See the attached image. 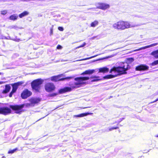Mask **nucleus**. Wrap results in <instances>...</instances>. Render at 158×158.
<instances>
[{"label": "nucleus", "mask_w": 158, "mask_h": 158, "mask_svg": "<svg viewBox=\"0 0 158 158\" xmlns=\"http://www.w3.org/2000/svg\"><path fill=\"white\" fill-rule=\"evenodd\" d=\"M11 110L10 108L7 107L0 108V114L7 115L11 113Z\"/></svg>", "instance_id": "nucleus-6"}, {"label": "nucleus", "mask_w": 158, "mask_h": 158, "mask_svg": "<svg viewBox=\"0 0 158 158\" xmlns=\"http://www.w3.org/2000/svg\"><path fill=\"white\" fill-rule=\"evenodd\" d=\"M89 78V77H77L74 78L75 82L74 83L70 84V87H66L60 89L59 93L60 94H63L66 92L70 91L72 89H76L80 87L81 85L85 83V81L88 80Z\"/></svg>", "instance_id": "nucleus-1"}, {"label": "nucleus", "mask_w": 158, "mask_h": 158, "mask_svg": "<svg viewBox=\"0 0 158 158\" xmlns=\"http://www.w3.org/2000/svg\"><path fill=\"white\" fill-rule=\"evenodd\" d=\"M43 81L44 80L41 79H39L34 81L31 84L33 90L35 92H39L41 88L40 85Z\"/></svg>", "instance_id": "nucleus-4"}, {"label": "nucleus", "mask_w": 158, "mask_h": 158, "mask_svg": "<svg viewBox=\"0 0 158 158\" xmlns=\"http://www.w3.org/2000/svg\"><path fill=\"white\" fill-rule=\"evenodd\" d=\"M90 78L93 79L91 81L92 82L98 81L101 80V79L100 78V77L96 76H92Z\"/></svg>", "instance_id": "nucleus-20"}, {"label": "nucleus", "mask_w": 158, "mask_h": 158, "mask_svg": "<svg viewBox=\"0 0 158 158\" xmlns=\"http://www.w3.org/2000/svg\"><path fill=\"white\" fill-rule=\"evenodd\" d=\"M4 38L6 39V38L5 37H3L2 38V39H4Z\"/></svg>", "instance_id": "nucleus-38"}, {"label": "nucleus", "mask_w": 158, "mask_h": 158, "mask_svg": "<svg viewBox=\"0 0 158 158\" xmlns=\"http://www.w3.org/2000/svg\"><path fill=\"white\" fill-rule=\"evenodd\" d=\"M73 78V77H67L65 78H60L59 81H63L65 79H70Z\"/></svg>", "instance_id": "nucleus-26"}, {"label": "nucleus", "mask_w": 158, "mask_h": 158, "mask_svg": "<svg viewBox=\"0 0 158 158\" xmlns=\"http://www.w3.org/2000/svg\"><path fill=\"white\" fill-rule=\"evenodd\" d=\"M4 83V82L2 81H0V85Z\"/></svg>", "instance_id": "nucleus-36"}, {"label": "nucleus", "mask_w": 158, "mask_h": 158, "mask_svg": "<svg viewBox=\"0 0 158 158\" xmlns=\"http://www.w3.org/2000/svg\"><path fill=\"white\" fill-rule=\"evenodd\" d=\"M157 44H158V43L153 44H152L149 45L145 47H142L141 48H140L139 49H138L136 50L135 51H139V50H141L144 49H146V48H151V47H152L156 46L157 45Z\"/></svg>", "instance_id": "nucleus-13"}, {"label": "nucleus", "mask_w": 158, "mask_h": 158, "mask_svg": "<svg viewBox=\"0 0 158 158\" xmlns=\"http://www.w3.org/2000/svg\"><path fill=\"white\" fill-rule=\"evenodd\" d=\"M155 137H158V135H155Z\"/></svg>", "instance_id": "nucleus-39"}, {"label": "nucleus", "mask_w": 158, "mask_h": 158, "mask_svg": "<svg viewBox=\"0 0 158 158\" xmlns=\"http://www.w3.org/2000/svg\"><path fill=\"white\" fill-rule=\"evenodd\" d=\"M151 54L155 58L158 59V49L152 52Z\"/></svg>", "instance_id": "nucleus-17"}, {"label": "nucleus", "mask_w": 158, "mask_h": 158, "mask_svg": "<svg viewBox=\"0 0 158 158\" xmlns=\"http://www.w3.org/2000/svg\"><path fill=\"white\" fill-rule=\"evenodd\" d=\"M18 150L17 148H15L12 150H10L8 152V154H12L16 152Z\"/></svg>", "instance_id": "nucleus-25"}, {"label": "nucleus", "mask_w": 158, "mask_h": 158, "mask_svg": "<svg viewBox=\"0 0 158 158\" xmlns=\"http://www.w3.org/2000/svg\"><path fill=\"white\" fill-rule=\"evenodd\" d=\"M21 84L20 82H19L15 83L12 85V90L9 95V96L10 97H11L12 96L13 94L16 91L18 86Z\"/></svg>", "instance_id": "nucleus-8"}, {"label": "nucleus", "mask_w": 158, "mask_h": 158, "mask_svg": "<svg viewBox=\"0 0 158 158\" xmlns=\"http://www.w3.org/2000/svg\"><path fill=\"white\" fill-rule=\"evenodd\" d=\"M29 14V12L27 11H25L19 15V16L20 18L27 15Z\"/></svg>", "instance_id": "nucleus-21"}, {"label": "nucleus", "mask_w": 158, "mask_h": 158, "mask_svg": "<svg viewBox=\"0 0 158 158\" xmlns=\"http://www.w3.org/2000/svg\"><path fill=\"white\" fill-rule=\"evenodd\" d=\"M3 0H2V1H3Z\"/></svg>", "instance_id": "nucleus-40"}, {"label": "nucleus", "mask_w": 158, "mask_h": 158, "mask_svg": "<svg viewBox=\"0 0 158 158\" xmlns=\"http://www.w3.org/2000/svg\"><path fill=\"white\" fill-rule=\"evenodd\" d=\"M94 72V70H88L85 71L81 74V75H83L84 74H91Z\"/></svg>", "instance_id": "nucleus-14"}, {"label": "nucleus", "mask_w": 158, "mask_h": 158, "mask_svg": "<svg viewBox=\"0 0 158 158\" xmlns=\"http://www.w3.org/2000/svg\"><path fill=\"white\" fill-rule=\"evenodd\" d=\"M10 86L9 85H7L5 86V89L3 91V93L6 94L9 92L10 89Z\"/></svg>", "instance_id": "nucleus-15"}, {"label": "nucleus", "mask_w": 158, "mask_h": 158, "mask_svg": "<svg viewBox=\"0 0 158 158\" xmlns=\"http://www.w3.org/2000/svg\"><path fill=\"white\" fill-rule=\"evenodd\" d=\"M7 10H4L1 11V14L2 15H5L7 14Z\"/></svg>", "instance_id": "nucleus-28"}, {"label": "nucleus", "mask_w": 158, "mask_h": 158, "mask_svg": "<svg viewBox=\"0 0 158 158\" xmlns=\"http://www.w3.org/2000/svg\"><path fill=\"white\" fill-rule=\"evenodd\" d=\"M109 7L110 6L108 4L104 3L100 4L99 6V8L103 10H105Z\"/></svg>", "instance_id": "nucleus-12"}, {"label": "nucleus", "mask_w": 158, "mask_h": 158, "mask_svg": "<svg viewBox=\"0 0 158 158\" xmlns=\"http://www.w3.org/2000/svg\"><path fill=\"white\" fill-rule=\"evenodd\" d=\"M32 93L27 89L25 90L22 93L21 97L22 98L25 99L30 96Z\"/></svg>", "instance_id": "nucleus-9"}, {"label": "nucleus", "mask_w": 158, "mask_h": 158, "mask_svg": "<svg viewBox=\"0 0 158 158\" xmlns=\"http://www.w3.org/2000/svg\"><path fill=\"white\" fill-rule=\"evenodd\" d=\"M40 101L39 98H33L30 100L31 102V104H28L29 106H33L34 104H36L40 102Z\"/></svg>", "instance_id": "nucleus-11"}, {"label": "nucleus", "mask_w": 158, "mask_h": 158, "mask_svg": "<svg viewBox=\"0 0 158 158\" xmlns=\"http://www.w3.org/2000/svg\"><path fill=\"white\" fill-rule=\"evenodd\" d=\"M96 56H94L91 57H89V58H85V59H83L78 60H76V61H74L73 62H75V61H81V60H88V59H91V58H93V57H95Z\"/></svg>", "instance_id": "nucleus-27"}, {"label": "nucleus", "mask_w": 158, "mask_h": 158, "mask_svg": "<svg viewBox=\"0 0 158 158\" xmlns=\"http://www.w3.org/2000/svg\"><path fill=\"white\" fill-rule=\"evenodd\" d=\"M18 18V16L16 14H14L12 15H11L9 17V19L10 20H16Z\"/></svg>", "instance_id": "nucleus-19"}, {"label": "nucleus", "mask_w": 158, "mask_h": 158, "mask_svg": "<svg viewBox=\"0 0 158 158\" xmlns=\"http://www.w3.org/2000/svg\"><path fill=\"white\" fill-rule=\"evenodd\" d=\"M118 127H109L105 129V131H111L112 130H114V129H118Z\"/></svg>", "instance_id": "nucleus-22"}, {"label": "nucleus", "mask_w": 158, "mask_h": 158, "mask_svg": "<svg viewBox=\"0 0 158 158\" xmlns=\"http://www.w3.org/2000/svg\"><path fill=\"white\" fill-rule=\"evenodd\" d=\"M1 74V73H0V74Z\"/></svg>", "instance_id": "nucleus-41"}, {"label": "nucleus", "mask_w": 158, "mask_h": 158, "mask_svg": "<svg viewBox=\"0 0 158 158\" xmlns=\"http://www.w3.org/2000/svg\"><path fill=\"white\" fill-rule=\"evenodd\" d=\"M149 67L145 65H140L137 66L135 68V69L138 71H145L148 69Z\"/></svg>", "instance_id": "nucleus-10"}, {"label": "nucleus", "mask_w": 158, "mask_h": 158, "mask_svg": "<svg viewBox=\"0 0 158 158\" xmlns=\"http://www.w3.org/2000/svg\"><path fill=\"white\" fill-rule=\"evenodd\" d=\"M97 37V36H94V37H92V38H91V39L92 40H94V39H95Z\"/></svg>", "instance_id": "nucleus-35"}, {"label": "nucleus", "mask_w": 158, "mask_h": 158, "mask_svg": "<svg viewBox=\"0 0 158 158\" xmlns=\"http://www.w3.org/2000/svg\"><path fill=\"white\" fill-rule=\"evenodd\" d=\"M158 64V60L155 61L152 64V66H154Z\"/></svg>", "instance_id": "nucleus-29"}, {"label": "nucleus", "mask_w": 158, "mask_h": 158, "mask_svg": "<svg viewBox=\"0 0 158 158\" xmlns=\"http://www.w3.org/2000/svg\"><path fill=\"white\" fill-rule=\"evenodd\" d=\"M57 95V94L53 93L51 94L50 95V97H54V96H56Z\"/></svg>", "instance_id": "nucleus-31"}, {"label": "nucleus", "mask_w": 158, "mask_h": 158, "mask_svg": "<svg viewBox=\"0 0 158 158\" xmlns=\"http://www.w3.org/2000/svg\"><path fill=\"white\" fill-rule=\"evenodd\" d=\"M136 26V25H131L129 22L124 21H119L113 25V27L114 29L120 31Z\"/></svg>", "instance_id": "nucleus-3"}, {"label": "nucleus", "mask_w": 158, "mask_h": 158, "mask_svg": "<svg viewBox=\"0 0 158 158\" xmlns=\"http://www.w3.org/2000/svg\"><path fill=\"white\" fill-rule=\"evenodd\" d=\"M98 21L97 20H95L94 22H92L91 23L90 26L91 27H95L96 26H97L98 25Z\"/></svg>", "instance_id": "nucleus-23"}, {"label": "nucleus", "mask_w": 158, "mask_h": 158, "mask_svg": "<svg viewBox=\"0 0 158 158\" xmlns=\"http://www.w3.org/2000/svg\"><path fill=\"white\" fill-rule=\"evenodd\" d=\"M86 44V43L85 42L83 44L80 46L77 47L76 48H80L83 47L85 46Z\"/></svg>", "instance_id": "nucleus-30"}, {"label": "nucleus", "mask_w": 158, "mask_h": 158, "mask_svg": "<svg viewBox=\"0 0 158 158\" xmlns=\"http://www.w3.org/2000/svg\"><path fill=\"white\" fill-rule=\"evenodd\" d=\"M99 72L105 73L109 71V69L106 67H103L100 68L99 69Z\"/></svg>", "instance_id": "nucleus-16"}, {"label": "nucleus", "mask_w": 158, "mask_h": 158, "mask_svg": "<svg viewBox=\"0 0 158 158\" xmlns=\"http://www.w3.org/2000/svg\"><path fill=\"white\" fill-rule=\"evenodd\" d=\"M59 76L52 77H51V80L53 81H59Z\"/></svg>", "instance_id": "nucleus-18"}, {"label": "nucleus", "mask_w": 158, "mask_h": 158, "mask_svg": "<svg viewBox=\"0 0 158 158\" xmlns=\"http://www.w3.org/2000/svg\"><path fill=\"white\" fill-rule=\"evenodd\" d=\"M50 30H51V32H50V35H51L52 34V33H53V30H52V28Z\"/></svg>", "instance_id": "nucleus-34"}, {"label": "nucleus", "mask_w": 158, "mask_h": 158, "mask_svg": "<svg viewBox=\"0 0 158 158\" xmlns=\"http://www.w3.org/2000/svg\"><path fill=\"white\" fill-rule=\"evenodd\" d=\"M89 114V113H82L77 115H75L74 116L77 117H81L86 116Z\"/></svg>", "instance_id": "nucleus-24"}, {"label": "nucleus", "mask_w": 158, "mask_h": 158, "mask_svg": "<svg viewBox=\"0 0 158 158\" xmlns=\"http://www.w3.org/2000/svg\"><path fill=\"white\" fill-rule=\"evenodd\" d=\"M58 29L59 30L62 31L64 30V28L63 27H59L58 28Z\"/></svg>", "instance_id": "nucleus-33"}, {"label": "nucleus", "mask_w": 158, "mask_h": 158, "mask_svg": "<svg viewBox=\"0 0 158 158\" xmlns=\"http://www.w3.org/2000/svg\"><path fill=\"white\" fill-rule=\"evenodd\" d=\"M24 107V105H20L10 106V107L13 110H16L17 113H19L21 112V109Z\"/></svg>", "instance_id": "nucleus-7"}, {"label": "nucleus", "mask_w": 158, "mask_h": 158, "mask_svg": "<svg viewBox=\"0 0 158 158\" xmlns=\"http://www.w3.org/2000/svg\"><path fill=\"white\" fill-rule=\"evenodd\" d=\"M62 48V47L60 45H58L57 47V48L58 49H61Z\"/></svg>", "instance_id": "nucleus-32"}, {"label": "nucleus", "mask_w": 158, "mask_h": 158, "mask_svg": "<svg viewBox=\"0 0 158 158\" xmlns=\"http://www.w3.org/2000/svg\"><path fill=\"white\" fill-rule=\"evenodd\" d=\"M113 56H113V55H111V56H108V58H110V57H113Z\"/></svg>", "instance_id": "nucleus-37"}, {"label": "nucleus", "mask_w": 158, "mask_h": 158, "mask_svg": "<svg viewBox=\"0 0 158 158\" xmlns=\"http://www.w3.org/2000/svg\"><path fill=\"white\" fill-rule=\"evenodd\" d=\"M44 88L46 92L49 93L53 91L55 89L56 87L53 83L48 82L45 85Z\"/></svg>", "instance_id": "nucleus-5"}, {"label": "nucleus", "mask_w": 158, "mask_h": 158, "mask_svg": "<svg viewBox=\"0 0 158 158\" xmlns=\"http://www.w3.org/2000/svg\"><path fill=\"white\" fill-rule=\"evenodd\" d=\"M122 66L113 67L110 70V73L112 75H109L104 77L105 79H109L114 77L118 75L125 73L128 69V64L126 62L123 63Z\"/></svg>", "instance_id": "nucleus-2"}]
</instances>
